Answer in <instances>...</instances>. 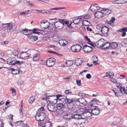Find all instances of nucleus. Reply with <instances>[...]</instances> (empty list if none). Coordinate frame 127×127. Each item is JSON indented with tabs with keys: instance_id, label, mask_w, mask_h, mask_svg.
Returning a JSON list of instances; mask_svg holds the SVG:
<instances>
[{
	"instance_id": "f257e3e1",
	"label": "nucleus",
	"mask_w": 127,
	"mask_h": 127,
	"mask_svg": "<svg viewBox=\"0 0 127 127\" xmlns=\"http://www.w3.org/2000/svg\"><path fill=\"white\" fill-rule=\"evenodd\" d=\"M14 25L13 26V25H12L11 23H8L5 24H3L2 25V29L5 32H10L13 28V26H14V29H16V26Z\"/></svg>"
},
{
	"instance_id": "f03ea898",
	"label": "nucleus",
	"mask_w": 127,
	"mask_h": 127,
	"mask_svg": "<svg viewBox=\"0 0 127 127\" xmlns=\"http://www.w3.org/2000/svg\"><path fill=\"white\" fill-rule=\"evenodd\" d=\"M64 100H62L64 104H66L67 106V107L69 109H71L73 107V103L75 101V100L73 98H70L69 99L66 98Z\"/></svg>"
},
{
	"instance_id": "7ed1b4c3",
	"label": "nucleus",
	"mask_w": 127,
	"mask_h": 127,
	"mask_svg": "<svg viewBox=\"0 0 127 127\" xmlns=\"http://www.w3.org/2000/svg\"><path fill=\"white\" fill-rule=\"evenodd\" d=\"M47 93L45 94V97L43 98L44 99H46L49 103L56 104L57 102V100L56 99V98L55 95L49 96Z\"/></svg>"
},
{
	"instance_id": "20e7f679",
	"label": "nucleus",
	"mask_w": 127,
	"mask_h": 127,
	"mask_svg": "<svg viewBox=\"0 0 127 127\" xmlns=\"http://www.w3.org/2000/svg\"><path fill=\"white\" fill-rule=\"evenodd\" d=\"M45 117L46 115L44 113L36 112L35 118L36 120L38 121H42L44 120Z\"/></svg>"
},
{
	"instance_id": "39448f33",
	"label": "nucleus",
	"mask_w": 127,
	"mask_h": 127,
	"mask_svg": "<svg viewBox=\"0 0 127 127\" xmlns=\"http://www.w3.org/2000/svg\"><path fill=\"white\" fill-rule=\"evenodd\" d=\"M81 49V46L79 44L75 45L72 46L71 49L73 52H77L80 51Z\"/></svg>"
},
{
	"instance_id": "423d86ee",
	"label": "nucleus",
	"mask_w": 127,
	"mask_h": 127,
	"mask_svg": "<svg viewBox=\"0 0 127 127\" xmlns=\"http://www.w3.org/2000/svg\"><path fill=\"white\" fill-rule=\"evenodd\" d=\"M50 25L49 23L45 20H42L40 24V26L42 29H48L49 28Z\"/></svg>"
},
{
	"instance_id": "0eeeda50",
	"label": "nucleus",
	"mask_w": 127,
	"mask_h": 127,
	"mask_svg": "<svg viewBox=\"0 0 127 127\" xmlns=\"http://www.w3.org/2000/svg\"><path fill=\"white\" fill-rule=\"evenodd\" d=\"M55 59L53 58H50L46 61V64L48 67L53 66L55 64Z\"/></svg>"
},
{
	"instance_id": "6e6552de",
	"label": "nucleus",
	"mask_w": 127,
	"mask_h": 127,
	"mask_svg": "<svg viewBox=\"0 0 127 127\" xmlns=\"http://www.w3.org/2000/svg\"><path fill=\"white\" fill-rule=\"evenodd\" d=\"M55 104L51 103H49L47 106L48 110L51 112H55L56 111V109L55 107Z\"/></svg>"
},
{
	"instance_id": "1a4fd4ad",
	"label": "nucleus",
	"mask_w": 127,
	"mask_h": 127,
	"mask_svg": "<svg viewBox=\"0 0 127 127\" xmlns=\"http://www.w3.org/2000/svg\"><path fill=\"white\" fill-rule=\"evenodd\" d=\"M109 31V29L106 26H103L101 28V30L102 33L105 36H106L108 35Z\"/></svg>"
},
{
	"instance_id": "9d476101",
	"label": "nucleus",
	"mask_w": 127,
	"mask_h": 127,
	"mask_svg": "<svg viewBox=\"0 0 127 127\" xmlns=\"http://www.w3.org/2000/svg\"><path fill=\"white\" fill-rule=\"evenodd\" d=\"M20 58L22 59H27L29 57V54L26 52H23L20 55Z\"/></svg>"
},
{
	"instance_id": "9b49d317",
	"label": "nucleus",
	"mask_w": 127,
	"mask_h": 127,
	"mask_svg": "<svg viewBox=\"0 0 127 127\" xmlns=\"http://www.w3.org/2000/svg\"><path fill=\"white\" fill-rule=\"evenodd\" d=\"M78 103H79V104H81L83 105H85L86 104L87 102L86 100L84 98H80L77 99L75 101L76 104H78Z\"/></svg>"
},
{
	"instance_id": "f8f14e48",
	"label": "nucleus",
	"mask_w": 127,
	"mask_h": 127,
	"mask_svg": "<svg viewBox=\"0 0 127 127\" xmlns=\"http://www.w3.org/2000/svg\"><path fill=\"white\" fill-rule=\"evenodd\" d=\"M82 49L85 53L89 52L93 50L92 47L87 45L84 46Z\"/></svg>"
},
{
	"instance_id": "ddd939ff",
	"label": "nucleus",
	"mask_w": 127,
	"mask_h": 127,
	"mask_svg": "<svg viewBox=\"0 0 127 127\" xmlns=\"http://www.w3.org/2000/svg\"><path fill=\"white\" fill-rule=\"evenodd\" d=\"M72 118L74 119H75L78 120L81 119H84V116L83 117L80 115L77 114L75 113V114L71 115Z\"/></svg>"
},
{
	"instance_id": "4468645a",
	"label": "nucleus",
	"mask_w": 127,
	"mask_h": 127,
	"mask_svg": "<svg viewBox=\"0 0 127 127\" xmlns=\"http://www.w3.org/2000/svg\"><path fill=\"white\" fill-rule=\"evenodd\" d=\"M54 25L55 27L58 29H61L63 28L64 25L62 23L59 22H55Z\"/></svg>"
},
{
	"instance_id": "2eb2a0df",
	"label": "nucleus",
	"mask_w": 127,
	"mask_h": 127,
	"mask_svg": "<svg viewBox=\"0 0 127 127\" xmlns=\"http://www.w3.org/2000/svg\"><path fill=\"white\" fill-rule=\"evenodd\" d=\"M90 8L91 11L95 12L99 9V7L97 4H95L94 5L91 6Z\"/></svg>"
},
{
	"instance_id": "dca6fc26",
	"label": "nucleus",
	"mask_w": 127,
	"mask_h": 127,
	"mask_svg": "<svg viewBox=\"0 0 127 127\" xmlns=\"http://www.w3.org/2000/svg\"><path fill=\"white\" fill-rule=\"evenodd\" d=\"M91 110H88L86 111H84V113L83 114L84 115L83 116H84V119L87 118L88 117H91L92 115V113H91V111H90Z\"/></svg>"
},
{
	"instance_id": "f3484780",
	"label": "nucleus",
	"mask_w": 127,
	"mask_h": 127,
	"mask_svg": "<svg viewBox=\"0 0 127 127\" xmlns=\"http://www.w3.org/2000/svg\"><path fill=\"white\" fill-rule=\"evenodd\" d=\"M102 40L103 39H100L96 42L95 45L97 47L102 48V46L103 43V42L102 41Z\"/></svg>"
},
{
	"instance_id": "a211bd4d",
	"label": "nucleus",
	"mask_w": 127,
	"mask_h": 127,
	"mask_svg": "<svg viewBox=\"0 0 127 127\" xmlns=\"http://www.w3.org/2000/svg\"><path fill=\"white\" fill-rule=\"evenodd\" d=\"M92 114L94 115H98L99 113V109L98 108H96L90 110Z\"/></svg>"
},
{
	"instance_id": "6ab92c4d",
	"label": "nucleus",
	"mask_w": 127,
	"mask_h": 127,
	"mask_svg": "<svg viewBox=\"0 0 127 127\" xmlns=\"http://www.w3.org/2000/svg\"><path fill=\"white\" fill-rule=\"evenodd\" d=\"M94 15L95 17H97L98 18H101L103 16V13L101 12V10L100 11L95 12V13Z\"/></svg>"
},
{
	"instance_id": "aec40b11",
	"label": "nucleus",
	"mask_w": 127,
	"mask_h": 127,
	"mask_svg": "<svg viewBox=\"0 0 127 127\" xmlns=\"http://www.w3.org/2000/svg\"><path fill=\"white\" fill-rule=\"evenodd\" d=\"M28 37H29L30 40L32 42L35 41L38 38L37 36H33L30 34L29 35Z\"/></svg>"
},
{
	"instance_id": "412c9836",
	"label": "nucleus",
	"mask_w": 127,
	"mask_h": 127,
	"mask_svg": "<svg viewBox=\"0 0 127 127\" xmlns=\"http://www.w3.org/2000/svg\"><path fill=\"white\" fill-rule=\"evenodd\" d=\"M110 45V44L109 43H103L102 46V48L103 49H107L109 48Z\"/></svg>"
},
{
	"instance_id": "4be33fe9",
	"label": "nucleus",
	"mask_w": 127,
	"mask_h": 127,
	"mask_svg": "<svg viewBox=\"0 0 127 127\" xmlns=\"http://www.w3.org/2000/svg\"><path fill=\"white\" fill-rule=\"evenodd\" d=\"M101 12L103 13V15H107L110 14L111 12V10H108L107 9H105L101 10Z\"/></svg>"
},
{
	"instance_id": "5701e85b",
	"label": "nucleus",
	"mask_w": 127,
	"mask_h": 127,
	"mask_svg": "<svg viewBox=\"0 0 127 127\" xmlns=\"http://www.w3.org/2000/svg\"><path fill=\"white\" fill-rule=\"evenodd\" d=\"M82 62V59L81 58L76 59L75 61V64L77 65H80Z\"/></svg>"
},
{
	"instance_id": "b1692460",
	"label": "nucleus",
	"mask_w": 127,
	"mask_h": 127,
	"mask_svg": "<svg viewBox=\"0 0 127 127\" xmlns=\"http://www.w3.org/2000/svg\"><path fill=\"white\" fill-rule=\"evenodd\" d=\"M125 0H117L113 1L112 3L115 4L125 3H126V1H125Z\"/></svg>"
},
{
	"instance_id": "393cba45",
	"label": "nucleus",
	"mask_w": 127,
	"mask_h": 127,
	"mask_svg": "<svg viewBox=\"0 0 127 127\" xmlns=\"http://www.w3.org/2000/svg\"><path fill=\"white\" fill-rule=\"evenodd\" d=\"M84 111H83V109H80L76 110L75 112V113L77 114L80 115L83 117L84 115L83 114L84 113Z\"/></svg>"
},
{
	"instance_id": "a878e982",
	"label": "nucleus",
	"mask_w": 127,
	"mask_h": 127,
	"mask_svg": "<svg viewBox=\"0 0 127 127\" xmlns=\"http://www.w3.org/2000/svg\"><path fill=\"white\" fill-rule=\"evenodd\" d=\"M15 60V59L13 58H9L7 60V63L9 64H12V65L13 62Z\"/></svg>"
},
{
	"instance_id": "bb28decb",
	"label": "nucleus",
	"mask_w": 127,
	"mask_h": 127,
	"mask_svg": "<svg viewBox=\"0 0 127 127\" xmlns=\"http://www.w3.org/2000/svg\"><path fill=\"white\" fill-rule=\"evenodd\" d=\"M30 31H32V30H29L27 29H25L23 30H22L21 31V32L23 34L27 35L28 34L29 36V33L30 32Z\"/></svg>"
},
{
	"instance_id": "cd10ccee",
	"label": "nucleus",
	"mask_w": 127,
	"mask_h": 127,
	"mask_svg": "<svg viewBox=\"0 0 127 127\" xmlns=\"http://www.w3.org/2000/svg\"><path fill=\"white\" fill-rule=\"evenodd\" d=\"M59 43L61 45L65 46L67 44V42L65 40H60L59 41Z\"/></svg>"
},
{
	"instance_id": "c85d7f7f",
	"label": "nucleus",
	"mask_w": 127,
	"mask_h": 127,
	"mask_svg": "<svg viewBox=\"0 0 127 127\" xmlns=\"http://www.w3.org/2000/svg\"><path fill=\"white\" fill-rule=\"evenodd\" d=\"M64 105L62 103H60L57 104L56 108L60 110L64 108Z\"/></svg>"
},
{
	"instance_id": "c756f323",
	"label": "nucleus",
	"mask_w": 127,
	"mask_h": 127,
	"mask_svg": "<svg viewBox=\"0 0 127 127\" xmlns=\"http://www.w3.org/2000/svg\"><path fill=\"white\" fill-rule=\"evenodd\" d=\"M82 21V19L81 18H77L74 20L73 22L74 24L78 25L79 23H80Z\"/></svg>"
},
{
	"instance_id": "7c9ffc66",
	"label": "nucleus",
	"mask_w": 127,
	"mask_h": 127,
	"mask_svg": "<svg viewBox=\"0 0 127 127\" xmlns=\"http://www.w3.org/2000/svg\"><path fill=\"white\" fill-rule=\"evenodd\" d=\"M73 62L71 60H67L66 61L65 64L68 67L72 65L73 64Z\"/></svg>"
},
{
	"instance_id": "2f4dec72",
	"label": "nucleus",
	"mask_w": 127,
	"mask_h": 127,
	"mask_svg": "<svg viewBox=\"0 0 127 127\" xmlns=\"http://www.w3.org/2000/svg\"><path fill=\"white\" fill-rule=\"evenodd\" d=\"M111 47L113 49H115L118 46V44L116 42H113L110 44Z\"/></svg>"
},
{
	"instance_id": "473e14b6",
	"label": "nucleus",
	"mask_w": 127,
	"mask_h": 127,
	"mask_svg": "<svg viewBox=\"0 0 127 127\" xmlns=\"http://www.w3.org/2000/svg\"><path fill=\"white\" fill-rule=\"evenodd\" d=\"M33 59V60L34 61H38L39 60V56L37 54H34Z\"/></svg>"
},
{
	"instance_id": "72a5a7b5",
	"label": "nucleus",
	"mask_w": 127,
	"mask_h": 127,
	"mask_svg": "<svg viewBox=\"0 0 127 127\" xmlns=\"http://www.w3.org/2000/svg\"><path fill=\"white\" fill-rule=\"evenodd\" d=\"M64 118L66 120H69L72 118L71 115L69 114L65 115L63 116Z\"/></svg>"
},
{
	"instance_id": "f704fd0d",
	"label": "nucleus",
	"mask_w": 127,
	"mask_h": 127,
	"mask_svg": "<svg viewBox=\"0 0 127 127\" xmlns=\"http://www.w3.org/2000/svg\"><path fill=\"white\" fill-rule=\"evenodd\" d=\"M51 123L50 122H48L43 124L42 127H51Z\"/></svg>"
},
{
	"instance_id": "c9c22d12",
	"label": "nucleus",
	"mask_w": 127,
	"mask_h": 127,
	"mask_svg": "<svg viewBox=\"0 0 127 127\" xmlns=\"http://www.w3.org/2000/svg\"><path fill=\"white\" fill-rule=\"evenodd\" d=\"M35 99V96H34L31 97L29 99V103H32L34 101Z\"/></svg>"
},
{
	"instance_id": "e433bc0d",
	"label": "nucleus",
	"mask_w": 127,
	"mask_h": 127,
	"mask_svg": "<svg viewBox=\"0 0 127 127\" xmlns=\"http://www.w3.org/2000/svg\"><path fill=\"white\" fill-rule=\"evenodd\" d=\"M82 23L85 26H90V23L87 20H84L83 21Z\"/></svg>"
},
{
	"instance_id": "4c0bfd02",
	"label": "nucleus",
	"mask_w": 127,
	"mask_h": 127,
	"mask_svg": "<svg viewBox=\"0 0 127 127\" xmlns=\"http://www.w3.org/2000/svg\"><path fill=\"white\" fill-rule=\"evenodd\" d=\"M120 92L122 94L126 93V90L125 88L124 87H122L120 89Z\"/></svg>"
},
{
	"instance_id": "58836bf2",
	"label": "nucleus",
	"mask_w": 127,
	"mask_h": 127,
	"mask_svg": "<svg viewBox=\"0 0 127 127\" xmlns=\"http://www.w3.org/2000/svg\"><path fill=\"white\" fill-rule=\"evenodd\" d=\"M32 31L34 33L38 34L40 33V30L38 29L35 28L33 29Z\"/></svg>"
},
{
	"instance_id": "ea45409f",
	"label": "nucleus",
	"mask_w": 127,
	"mask_h": 127,
	"mask_svg": "<svg viewBox=\"0 0 127 127\" xmlns=\"http://www.w3.org/2000/svg\"><path fill=\"white\" fill-rule=\"evenodd\" d=\"M11 69L12 70V73L14 75H16L18 74V70L16 69H14L13 68H11Z\"/></svg>"
},
{
	"instance_id": "a19ab883",
	"label": "nucleus",
	"mask_w": 127,
	"mask_h": 127,
	"mask_svg": "<svg viewBox=\"0 0 127 127\" xmlns=\"http://www.w3.org/2000/svg\"><path fill=\"white\" fill-rule=\"evenodd\" d=\"M78 95L81 97V98H84V97H85L86 96V94H85L82 93H79L78 94Z\"/></svg>"
},
{
	"instance_id": "79ce46f5",
	"label": "nucleus",
	"mask_w": 127,
	"mask_h": 127,
	"mask_svg": "<svg viewBox=\"0 0 127 127\" xmlns=\"http://www.w3.org/2000/svg\"><path fill=\"white\" fill-rule=\"evenodd\" d=\"M29 10H28L27 11H25V12H19L18 13V14L19 15H21L23 14H27L29 12Z\"/></svg>"
},
{
	"instance_id": "37998d69",
	"label": "nucleus",
	"mask_w": 127,
	"mask_h": 127,
	"mask_svg": "<svg viewBox=\"0 0 127 127\" xmlns=\"http://www.w3.org/2000/svg\"><path fill=\"white\" fill-rule=\"evenodd\" d=\"M118 120L117 121H114L113 123L111 124V126H113V125H116L117 124H118L120 121V119L119 118L118 119Z\"/></svg>"
},
{
	"instance_id": "c03bdc74",
	"label": "nucleus",
	"mask_w": 127,
	"mask_h": 127,
	"mask_svg": "<svg viewBox=\"0 0 127 127\" xmlns=\"http://www.w3.org/2000/svg\"><path fill=\"white\" fill-rule=\"evenodd\" d=\"M23 63V62H21L18 61H16L14 63H13L12 65H14L16 64H17L18 65H20L21 64Z\"/></svg>"
},
{
	"instance_id": "a18cd8bd",
	"label": "nucleus",
	"mask_w": 127,
	"mask_h": 127,
	"mask_svg": "<svg viewBox=\"0 0 127 127\" xmlns=\"http://www.w3.org/2000/svg\"><path fill=\"white\" fill-rule=\"evenodd\" d=\"M103 26H102V24H99L96 26V28L97 29L101 30V28Z\"/></svg>"
},
{
	"instance_id": "49530a36",
	"label": "nucleus",
	"mask_w": 127,
	"mask_h": 127,
	"mask_svg": "<svg viewBox=\"0 0 127 127\" xmlns=\"http://www.w3.org/2000/svg\"><path fill=\"white\" fill-rule=\"evenodd\" d=\"M118 32H127V31L126 28H125L119 30L118 31Z\"/></svg>"
},
{
	"instance_id": "de8ad7c7",
	"label": "nucleus",
	"mask_w": 127,
	"mask_h": 127,
	"mask_svg": "<svg viewBox=\"0 0 127 127\" xmlns=\"http://www.w3.org/2000/svg\"><path fill=\"white\" fill-rule=\"evenodd\" d=\"M12 53L14 55L16 56L19 54V52L17 50H15L13 51Z\"/></svg>"
},
{
	"instance_id": "09e8293b",
	"label": "nucleus",
	"mask_w": 127,
	"mask_h": 127,
	"mask_svg": "<svg viewBox=\"0 0 127 127\" xmlns=\"http://www.w3.org/2000/svg\"><path fill=\"white\" fill-rule=\"evenodd\" d=\"M64 8H62V7H56L54 8H51L50 9V10H59L60 9H63Z\"/></svg>"
},
{
	"instance_id": "8fccbe9b",
	"label": "nucleus",
	"mask_w": 127,
	"mask_h": 127,
	"mask_svg": "<svg viewBox=\"0 0 127 127\" xmlns=\"http://www.w3.org/2000/svg\"><path fill=\"white\" fill-rule=\"evenodd\" d=\"M91 46L94 47H95V43L92 42L90 40L87 42Z\"/></svg>"
},
{
	"instance_id": "3c124183",
	"label": "nucleus",
	"mask_w": 127,
	"mask_h": 127,
	"mask_svg": "<svg viewBox=\"0 0 127 127\" xmlns=\"http://www.w3.org/2000/svg\"><path fill=\"white\" fill-rule=\"evenodd\" d=\"M72 92H71L70 90H68L65 91L64 92V93L66 94H68L71 93Z\"/></svg>"
},
{
	"instance_id": "603ef678",
	"label": "nucleus",
	"mask_w": 127,
	"mask_h": 127,
	"mask_svg": "<svg viewBox=\"0 0 127 127\" xmlns=\"http://www.w3.org/2000/svg\"><path fill=\"white\" fill-rule=\"evenodd\" d=\"M92 59L93 61H97V57L96 56H94L92 57Z\"/></svg>"
},
{
	"instance_id": "864d4df0",
	"label": "nucleus",
	"mask_w": 127,
	"mask_h": 127,
	"mask_svg": "<svg viewBox=\"0 0 127 127\" xmlns=\"http://www.w3.org/2000/svg\"><path fill=\"white\" fill-rule=\"evenodd\" d=\"M11 90L12 91V95L13 96L15 95H16V91L14 89L12 88Z\"/></svg>"
},
{
	"instance_id": "5fc2aeb1",
	"label": "nucleus",
	"mask_w": 127,
	"mask_h": 127,
	"mask_svg": "<svg viewBox=\"0 0 127 127\" xmlns=\"http://www.w3.org/2000/svg\"><path fill=\"white\" fill-rule=\"evenodd\" d=\"M49 48H53L54 49H56L57 48V47L55 46L52 45H49L48 47Z\"/></svg>"
},
{
	"instance_id": "6e6d98bb",
	"label": "nucleus",
	"mask_w": 127,
	"mask_h": 127,
	"mask_svg": "<svg viewBox=\"0 0 127 127\" xmlns=\"http://www.w3.org/2000/svg\"><path fill=\"white\" fill-rule=\"evenodd\" d=\"M44 109L43 107H41L38 109L37 112H38L39 113L43 112L42 111H44Z\"/></svg>"
},
{
	"instance_id": "4d7b16f0",
	"label": "nucleus",
	"mask_w": 127,
	"mask_h": 127,
	"mask_svg": "<svg viewBox=\"0 0 127 127\" xmlns=\"http://www.w3.org/2000/svg\"><path fill=\"white\" fill-rule=\"evenodd\" d=\"M121 45L124 47H126L127 46V44L124 42H121Z\"/></svg>"
},
{
	"instance_id": "13d9d810",
	"label": "nucleus",
	"mask_w": 127,
	"mask_h": 127,
	"mask_svg": "<svg viewBox=\"0 0 127 127\" xmlns=\"http://www.w3.org/2000/svg\"><path fill=\"white\" fill-rule=\"evenodd\" d=\"M112 77H110V80L113 82L114 83H117V81L114 78H112Z\"/></svg>"
},
{
	"instance_id": "bf43d9fd",
	"label": "nucleus",
	"mask_w": 127,
	"mask_h": 127,
	"mask_svg": "<svg viewBox=\"0 0 127 127\" xmlns=\"http://www.w3.org/2000/svg\"><path fill=\"white\" fill-rule=\"evenodd\" d=\"M115 20V18L114 17H112L111 20L110 21L109 23H113L114 22Z\"/></svg>"
},
{
	"instance_id": "052dcab7",
	"label": "nucleus",
	"mask_w": 127,
	"mask_h": 127,
	"mask_svg": "<svg viewBox=\"0 0 127 127\" xmlns=\"http://www.w3.org/2000/svg\"><path fill=\"white\" fill-rule=\"evenodd\" d=\"M47 14H54L55 13H56V12L54 11H46L45 12Z\"/></svg>"
},
{
	"instance_id": "680f3d73",
	"label": "nucleus",
	"mask_w": 127,
	"mask_h": 127,
	"mask_svg": "<svg viewBox=\"0 0 127 127\" xmlns=\"http://www.w3.org/2000/svg\"><path fill=\"white\" fill-rule=\"evenodd\" d=\"M57 19V18H55L54 19H53V18L50 19V22H51V23H53V24H54V23H54V22H54L53 21V20H54L55 21H56V20Z\"/></svg>"
},
{
	"instance_id": "e2e57ef3",
	"label": "nucleus",
	"mask_w": 127,
	"mask_h": 127,
	"mask_svg": "<svg viewBox=\"0 0 127 127\" xmlns=\"http://www.w3.org/2000/svg\"><path fill=\"white\" fill-rule=\"evenodd\" d=\"M55 96H56V99L57 100V99L59 98L60 97L62 98V95L60 94L57 95H56Z\"/></svg>"
},
{
	"instance_id": "0e129e2a",
	"label": "nucleus",
	"mask_w": 127,
	"mask_h": 127,
	"mask_svg": "<svg viewBox=\"0 0 127 127\" xmlns=\"http://www.w3.org/2000/svg\"><path fill=\"white\" fill-rule=\"evenodd\" d=\"M76 82L77 84L79 86H80L81 85V81L79 80H76Z\"/></svg>"
},
{
	"instance_id": "69168bd1",
	"label": "nucleus",
	"mask_w": 127,
	"mask_h": 127,
	"mask_svg": "<svg viewBox=\"0 0 127 127\" xmlns=\"http://www.w3.org/2000/svg\"><path fill=\"white\" fill-rule=\"evenodd\" d=\"M54 24H51V25H50V26H49V29H50V30H52L54 28Z\"/></svg>"
},
{
	"instance_id": "338daca9",
	"label": "nucleus",
	"mask_w": 127,
	"mask_h": 127,
	"mask_svg": "<svg viewBox=\"0 0 127 127\" xmlns=\"http://www.w3.org/2000/svg\"><path fill=\"white\" fill-rule=\"evenodd\" d=\"M13 115H10L8 116V118L11 120H12L13 119Z\"/></svg>"
},
{
	"instance_id": "774afa93",
	"label": "nucleus",
	"mask_w": 127,
	"mask_h": 127,
	"mask_svg": "<svg viewBox=\"0 0 127 127\" xmlns=\"http://www.w3.org/2000/svg\"><path fill=\"white\" fill-rule=\"evenodd\" d=\"M24 82L23 80H19L18 82V85H21Z\"/></svg>"
}]
</instances>
